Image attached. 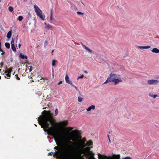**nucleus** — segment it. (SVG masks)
<instances>
[{
	"label": "nucleus",
	"instance_id": "26",
	"mask_svg": "<svg viewBox=\"0 0 159 159\" xmlns=\"http://www.w3.org/2000/svg\"><path fill=\"white\" fill-rule=\"evenodd\" d=\"M84 75H82L77 78V80H78L80 79H83L84 78Z\"/></svg>",
	"mask_w": 159,
	"mask_h": 159
},
{
	"label": "nucleus",
	"instance_id": "8",
	"mask_svg": "<svg viewBox=\"0 0 159 159\" xmlns=\"http://www.w3.org/2000/svg\"><path fill=\"white\" fill-rule=\"evenodd\" d=\"M98 159H106L108 158L105 155H102L99 153L98 154Z\"/></svg>",
	"mask_w": 159,
	"mask_h": 159
},
{
	"label": "nucleus",
	"instance_id": "13",
	"mask_svg": "<svg viewBox=\"0 0 159 159\" xmlns=\"http://www.w3.org/2000/svg\"><path fill=\"white\" fill-rule=\"evenodd\" d=\"M111 159H120L119 155H113L111 157Z\"/></svg>",
	"mask_w": 159,
	"mask_h": 159
},
{
	"label": "nucleus",
	"instance_id": "40",
	"mask_svg": "<svg viewBox=\"0 0 159 159\" xmlns=\"http://www.w3.org/2000/svg\"><path fill=\"white\" fill-rule=\"evenodd\" d=\"M2 0H0V2H1Z\"/></svg>",
	"mask_w": 159,
	"mask_h": 159
},
{
	"label": "nucleus",
	"instance_id": "41",
	"mask_svg": "<svg viewBox=\"0 0 159 159\" xmlns=\"http://www.w3.org/2000/svg\"><path fill=\"white\" fill-rule=\"evenodd\" d=\"M1 77H0V79H1Z\"/></svg>",
	"mask_w": 159,
	"mask_h": 159
},
{
	"label": "nucleus",
	"instance_id": "22",
	"mask_svg": "<svg viewBox=\"0 0 159 159\" xmlns=\"http://www.w3.org/2000/svg\"><path fill=\"white\" fill-rule=\"evenodd\" d=\"M83 98L81 97H79L78 98V101L79 102H81L83 100Z\"/></svg>",
	"mask_w": 159,
	"mask_h": 159
},
{
	"label": "nucleus",
	"instance_id": "37",
	"mask_svg": "<svg viewBox=\"0 0 159 159\" xmlns=\"http://www.w3.org/2000/svg\"><path fill=\"white\" fill-rule=\"evenodd\" d=\"M1 66H2V65H3V64H2V63H1Z\"/></svg>",
	"mask_w": 159,
	"mask_h": 159
},
{
	"label": "nucleus",
	"instance_id": "7",
	"mask_svg": "<svg viewBox=\"0 0 159 159\" xmlns=\"http://www.w3.org/2000/svg\"><path fill=\"white\" fill-rule=\"evenodd\" d=\"M65 79L66 80V82L69 84H70L72 82L70 80V78L68 76L67 74H66V76L65 77Z\"/></svg>",
	"mask_w": 159,
	"mask_h": 159
},
{
	"label": "nucleus",
	"instance_id": "16",
	"mask_svg": "<svg viewBox=\"0 0 159 159\" xmlns=\"http://www.w3.org/2000/svg\"><path fill=\"white\" fill-rule=\"evenodd\" d=\"M149 96L151 97V98H153L155 99L157 97H159V95H153V94H150L149 95Z\"/></svg>",
	"mask_w": 159,
	"mask_h": 159
},
{
	"label": "nucleus",
	"instance_id": "34",
	"mask_svg": "<svg viewBox=\"0 0 159 159\" xmlns=\"http://www.w3.org/2000/svg\"><path fill=\"white\" fill-rule=\"evenodd\" d=\"M20 46H21V45L20 44H18V47H19V48H20Z\"/></svg>",
	"mask_w": 159,
	"mask_h": 159
},
{
	"label": "nucleus",
	"instance_id": "9",
	"mask_svg": "<svg viewBox=\"0 0 159 159\" xmlns=\"http://www.w3.org/2000/svg\"><path fill=\"white\" fill-rule=\"evenodd\" d=\"M12 33V30H10L7 33V38L8 39H10L11 38Z\"/></svg>",
	"mask_w": 159,
	"mask_h": 159
},
{
	"label": "nucleus",
	"instance_id": "39",
	"mask_svg": "<svg viewBox=\"0 0 159 159\" xmlns=\"http://www.w3.org/2000/svg\"><path fill=\"white\" fill-rule=\"evenodd\" d=\"M52 76H53V77H54V75L53 74Z\"/></svg>",
	"mask_w": 159,
	"mask_h": 159
},
{
	"label": "nucleus",
	"instance_id": "32",
	"mask_svg": "<svg viewBox=\"0 0 159 159\" xmlns=\"http://www.w3.org/2000/svg\"><path fill=\"white\" fill-rule=\"evenodd\" d=\"M15 76L16 77V78L18 80H20V78L17 76V75H15Z\"/></svg>",
	"mask_w": 159,
	"mask_h": 159
},
{
	"label": "nucleus",
	"instance_id": "24",
	"mask_svg": "<svg viewBox=\"0 0 159 159\" xmlns=\"http://www.w3.org/2000/svg\"><path fill=\"white\" fill-rule=\"evenodd\" d=\"M50 20H53V16H52V11H51L50 13Z\"/></svg>",
	"mask_w": 159,
	"mask_h": 159
},
{
	"label": "nucleus",
	"instance_id": "1",
	"mask_svg": "<svg viewBox=\"0 0 159 159\" xmlns=\"http://www.w3.org/2000/svg\"><path fill=\"white\" fill-rule=\"evenodd\" d=\"M38 120L44 131L47 132L48 134L52 136L57 145L63 147L64 149L71 141L70 137L72 132L69 135L61 131L57 125H59L62 128L68 125V121L65 120L57 123L52 117V113L50 111H45L42 113V115L39 116ZM64 129L71 131L73 130V127H71Z\"/></svg>",
	"mask_w": 159,
	"mask_h": 159
},
{
	"label": "nucleus",
	"instance_id": "3",
	"mask_svg": "<svg viewBox=\"0 0 159 159\" xmlns=\"http://www.w3.org/2000/svg\"><path fill=\"white\" fill-rule=\"evenodd\" d=\"M34 11L37 16L42 20H44L45 19V16L42 12V11L36 5L34 6Z\"/></svg>",
	"mask_w": 159,
	"mask_h": 159
},
{
	"label": "nucleus",
	"instance_id": "14",
	"mask_svg": "<svg viewBox=\"0 0 159 159\" xmlns=\"http://www.w3.org/2000/svg\"><path fill=\"white\" fill-rule=\"evenodd\" d=\"M83 47L87 51H88L89 52L92 53L93 52V51L91 49H89L88 47L86 46H85L84 45H83Z\"/></svg>",
	"mask_w": 159,
	"mask_h": 159
},
{
	"label": "nucleus",
	"instance_id": "29",
	"mask_svg": "<svg viewBox=\"0 0 159 159\" xmlns=\"http://www.w3.org/2000/svg\"><path fill=\"white\" fill-rule=\"evenodd\" d=\"M47 44H48L47 42L46 41H45L44 43V46L45 47L47 45Z\"/></svg>",
	"mask_w": 159,
	"mask_h": 159
},
{
	"label": "nucleus",
	"instance_id": "21",
	"mask_svg": "<svg viewBox=\"0 0 159 159\" xmlns=\"http://www.w3.org/2000/svg\"><path fill=\"white\" fill-rule=\"evenodd\" d=\"M5 47L7 48H10V44L8 43H6L5 44Z\"/></svg>",
	"mask_w": 159,
	"mask_h": 159
},
{
	"label": "nucleus",
	"instance_id": "17",
	"mask_svg": "<svg viewBox=\"0 0 159 159\" xmlns=\"http://www.w3.org/2000/svg\"><path fill=\"white\" fill-rule=\"evenodd\" d=\"M72 87L74 88L76 91H79V89L78 88L75 86L72 82L70 84Z\"/></svg>",
	"mask_w": 159,
	"mask_h": 159
},
{
	"label": "nucleus",
	"instance_id": "35",
	"mask_svg": "<svg viewBox=\"0 0 159 159\" xmlns=\"http://www.w3.org/2000/svg\"><path fill=\"white\" fill-rule=\"evenodd\" d=\"M2 52L1 53L2 54H3L5 53V52L4 51H2Z\"/></svg>",
	"mask_w": 159,
	"mask_h": 159
},
{
	"label": "nucleus",
	"instance_id": "11",
	"mask_svg": "<svg viewBox=\"0 0 159 159\" xmlns=\"http://www.w3.org/2000/svg\"><path fill=\"white\" fill-rule=\"evenodd\" d=\"M152 52V53H159V49L157 48H154L151 50Z\"/></svg>",
	"mask_w": 159,
	"mask_h": 159
},
{
	"label": "nucleus",
	"instance_id": "28",
	"mask_svg": "<svg viewBox=\"0 0 159 159\" xmlns=\"http://www.w3.org/2000/svg\"><path fill=\"white\" fill-rule=\"evenodd\" d=\"M77 13L79 15H83V13L80 11H77Z\"/></svg>",
	"mask_w": 159,
	"mask_h": 159
},
{
	"label": "nucleus",
	"instance_id": "36",
	"mask_svg": "<svg viewBox=\"0 0 159 159\" xmlns=\"http://www.w3.org/2000/svg\"><path fill=\"white\" fill-rule=\"evenodd\" d=\"M0 51H2V52L3 51L1 49V48L0 47Z\"/></svg>",
	"mask_w": 159,
	"mask_h": 159
},
{
	"label": "nucleus",
	"instance_id": "5",
	"mask_svg": "<svg viewBox=\"0 0 159 159\" xmlns=\"http://www.w3.org/2000/svg\"><path fill=\"white\" fill-rule=\"evenodd\" d=\"M12 69L11 68L7 70L4 73L5 77L7 79H9L11 76V73L12 71Z\"/></svg>",
	"mask_w": 159,
	"mask_h": 159
},
{
	"label": "nucleus",
	"instance_id": "23",
	"mask_svg": "<svg viewBox=\"0 0 159 159\" xmlns=\"http://www.w3.org/2000/svg\"><path fill=\"white\" fill-rule=\"evenodd\" d=\"M23 18L22 16H19L18 17V20L19 21H21L23 20Z\"/></svg>",
	"mask_w": 159,
	"mask_h": 159
},
{
	"label": "nucleus",
	"instance_id": "10",
	"mask_svg": "<svg viewBox=\"0 0 159 159\" xmlns=\"http://www.w3.org/2000/svg\"><path fill=\"white\" fill-rule=\"evenodd\" d=\"M151 48V46H139L138 47V48H139L143 50L144 49H148L150 48Z\"/></svg>",
	"mask_w": 159,
	"mask_h": 159
},
{
	"label": "nucleus",
	"instance_id": "25",
	"mask_svg": "<svg viewBox=\"0 0 159 159\" xmlns=\"http://www.w3.org/2000/svg\"><path fill=\"white\" fill-rule=\"evenodd\" d=\"M11 45H14V39H12L11 43Z\"/></svg>",
	"mask_w": 159,
	"mask_h": 159
},
{
	"label": "nucleus",
	"instance_id": "19",
	"mask_svg": "<svg viewBox=\"0 0 159 159\" xmlns=\"http://www.w3.org/2000/svg\"><path fill=\"white\" fill-rule=\"evenodd\" d=\"M11 48L13 51L16 52V49L14 45H11Z\"/></svg>",
	"mask_w": 159,
	"mask_h": 159
},
{
	"label": "nucleus",
	"instance_id": "30",
	"mask_svg": "<svg viewBox=\"0 0 159 159\" xmlns=\"http://www.w3.org/2000/svg\"><path fill=\"white\" fill-rule=\"evenodd\" d=\"M62 83V81H61L60 82H59L58 83V85H60Z\"/></svg>",
	"mask_w": 159,
	"mask_h": 159
},
{
	"label": "nucleus",
	"instance_id": "33",
	"mask_svg": "<svg viewBox=\"0 0 159 159\" xmlns=\"http://www.w3.org/2000/svg\"><path fill=\"white\" fill-rule=\"evenodd\" d=\"M123 159H131V158L130 157H126Z\"/></svg>",
	"mask_w": 159,
	"mask_h": 159
},
{
	"label": "nucleus",
	"instance_id": "4",
	"mask_svg": "<svg viewBox=\"0 0 159 159\" xmlns=\"http://www.w3.org/2000/svg\"><path fill=\"white\" fill-rule=\"evenodd\" d=\"M159 83L158 80L150 79L147 81V83L149 85H157Z\"/></svg>",
	"mask_w": 159,
	"mask_h": 159
},
{
	"label": "nucleus",
	"instance_id": "12",
	"mask_svg": "<svg viewBox=\"0 0 159 159\" xmlns=\"http://www.w3.org/2000/svg\"><path fill=\"white\" fill-rule=\"evenodd\" d=\"M19 57L22 59H27L28 58L27 56L26 55H25L21 53H20Z\"/></svg>",
	"mask_w": 159,
	"mask_h": 159
},
{
	"label": "nucleus",
	"instance_id": "27",
	"mask_svg": "<svg viewBox=\"0 0 159 159\" xmlns=\"http://www.w3.org/2000/svg\"><path fill=\"white\" fill-rule=\"evenodd\" d=\"M58 113V111L57 109H56L55 111V116H56L57 115Z\"/></svg>",
	"mask_w": 159,
	"mask_h": 159
},
{
	"label": "nucleus",
	"instance_id": "38",
	"mask_svg": "<svg viewBox=\"0 0 159 159\" xmlns=\"http://www.w3.org/2000/svg\"><path fill=\"white\" fill-rule=\"evenodd\" d=\"M26 66L27 67H28L27 65H26Z\"/></svg>",
	"mask_w": 159,
	"mask_h": 159
},
{
	"label": "nucleus",
	"instance_id": "6",
	"mask_svg": "<svg viewBox=\"0 0 159 159\" xmlns=\"http://www.w3.org/2000/svg\"><path fill=\"white\" fill-rule=\"evenodd\" d=\"M95 109V106L93 105L90 106L88 108L86 109L88 113H90L92 112Z\"/></svg>",
	"mask_w": 159,
	"mask_h": 159
},
{
	"label": "nucleus",
	"instance_id": "31",
	"mask_svg": "<svg viewBox=\"0 0 159 159\" xmlns=\"http://www.w3.org/2000/svg\"><path fill=\"white\" fill-rule=\"evenodd\" d=\"M32 66H30V68L29 69V71L30 72H31L32 71Z\"/></svg>",
	"mask_w": 159,
	"mask_h": 159
},
{
	"label": "nucleus",
	"instance_id": "15",
	"mask_svg": "<svg viewBox=\"0 0 159 159\" xmlns=\"http://www.w3.org/2000/svg\"><path fill=\"white\" fill-rule=\"evenodd\" d=\"M52 26L49 24L45 26V28L48 30L52 29Z\"/></svg>",
	"mask_w": 159,
	"mask_h": 159
},
{
	"label": "nucleus",
	"instance_id": "18",
	"mask_svg": "<svg viewBox=\"0 0 159 159\" xmlns=\"http://www.w3.org/2000/svg\"><path fill=\"white\" fill-rule=\"evenodd\" d=\"M57 62V60L55 59H53L52 61V66H55V64Z\"/></svg>",
	"mask_w": 159,
	"mask_h": 159
},
{
	"label": "nucleus",
	"instance_id": "20",
	"mask_svg": "<svg viewBox=\"0 0 159 159\" xmlns=\"http://www.w3.org/2000/svg\"><path fill=\"white\" fill-rule=\"evenodd\" d=\"M8 10L10 12H12L13 11V8L12 7L9 6L8 7Z\"/></svg>",
	"mask_w": 159,
	"mask_h": 159
},
{
	"label": "nucleus",
	"instance_id": "2",
	"mask_svg": "<svg viewBox=\"0 0 159 159\" xmlns=\"http://www.w3.org/2000/svg\"><path fill=\"white\" fill-rule=\"evenodd\" d=\"M122 78L120 74L117 71L111 72L106 81L103 83L105 84L109 82H111L116 85L122 82Z\"/></svg>",
	"mask_w": 159,
	"mask_h": 159
}]
</instances>
